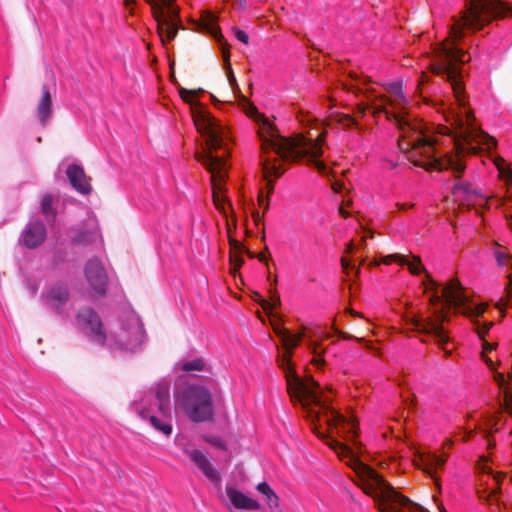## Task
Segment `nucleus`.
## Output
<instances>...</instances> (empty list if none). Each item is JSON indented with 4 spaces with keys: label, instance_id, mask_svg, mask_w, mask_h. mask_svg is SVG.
Returning a JSON list of instances; mask_svg holds the SVG:
<instances>
[{
    "label": "nucleus",
    "instance_id": "1",
    "mask_svg": "<svg viewBox=\"0 0 512 512\" xmlns=\"http://www.w3.org/2000/svg\"><path fill=\"white\" fill-rule=\"evenodd\" d=\"M512 12L500 0H467L465 9L458 16H452L449 36L433 48L430 67L433 73L445 75L453 91L455 103L441 104L446 124L439 134L447 136L452 149H444L438 136L425 132V126L407 112L408 101L399 82L386 87L388 96L378 94L371 82L365 78L352 75L355 83L344 86L355 94H364L366 102L358 104L359 111L371 110L374 115L383 113L399 129L398 147L413 165L427 171L451 170L456 177L464 171L462 156L477 153L480 150L491 151L496 140L480 130L474 124V116L466 107L461 82V67L470 59L458 41L465 36V30H480L493 19L504 17Z\"/></svg>",
    "mask_w": 512,
    "mask_h": 512
},
{
    "label": "nucleus",
    "instance_id": "2",
    "mask_svg": "<svg viewBox=\"0 0 512 512\" xmlns=\"http://www.w3.org/2000/svg\"><path fill=\"white\" fill-rule=\"evenodd\" d=\"M397 262L400 265H406L413 275H419L425 272V279L422 281L424 293L428 294V303L430 306V315L422 316L417 314H406L405 321L411 324L415 330L421 333L432 335L437 344L444 350L445 355L449 356L451 351L447 350L444 345L448 343L449 337L446 334L442 323L447 319L446 310H453L454 313H459L466 316L474 330L483 340L482 344V358L489 369H495L494 362L486 356V353L495 349L496 344H491L484 340L485 335L493 326L492 321L480 322L479 318L484 314L487 309L486 303L474 302L465 292L464 287L457 279H452L444 286L438 284L425 270L421 264L418 256H413L412 260H408L402 254H390L381 257L380 261L375 260L374 265L384 263L386 265Z\"/></svg>",
    "mask_w": 512,
    "mask_h": 512
},
{
    "label": "nucleus",
    "instance_id": "3",
    "mask_svg": "<svg viewBox=\"0 0 512 512\" xmlns=\"http://www.w3.org/2000/svg\"><path fill=\"white\" fill-rule=\"evenodd\" d=\"M243 109L249 117L258 124V135L263 152L262 168L269 189H273L272 178H278L283 173L282 163L306 159L313 163L317 170L324 175L329 174V168L318 158L323 153L325 131H320L322 124H315L306 134L298 133L287 138L278 134L272 123L260 114L257 108L242 97Z\"/></svg>",
    "mask_w": 512,
    "mask_h": 512
},
{
    "label": "nucleus",
    "instance_id": "4",
    "mask_svg": "<svg viewBox=\"0 0 512 512\" xmlns=\"http://www.w3.org/2000/svg\"><path fill=\"white\" fill-rule=\"evenodd\" d=\"M203 90L181 88V98L190 105L192 119L197 131L204 138L203 151L196 155L211 174L213 202L220 213L228 217L230 202L226 203L224 183L227 177L229 145L231 138L228 129L221 124L195 98Z\"/></svg>",
    "mask_w": 512,
    "mask_h": 512
},
{
    "label": "nucleus",
    "instance_id": "5",
    "mask_svg": "<svg viewBox=\"0 0 512 512\" xmlns=\"http://www.w3.org/2000/svg\"><path fill=\"white\" fill-rule=\"evenodd\" d=\"M76 318L78 326L92 341L98 344H104L107 341L111 348L117 346L125 351L134 352L144 340L142 324L134 313H129L126 320L121 322L119 332L109 338L103 331L99 316L92 309L84 308L80 310Z\"/></svg>",
    "mask_w": 512,
    "mask_h": 512
},
{
    "label": "nucleus",
    "instance_id": "6",
    "mask_svg": "<svg viewBox=\"0 0 512 512\" xmlns=\"http://www.w3.org/2000/svg\"><path fill=\"white\" fill-rule=\"evenodd\" d=\"M133 411L164 435L172 433L170 387L167 382H160L156 387V394L144 396L131 405Z\"/></svg>",
    "mask_w": 512,
    "mask_h": 512
},
{
    "label": "nucleus",
    "instance_id": "7",
    "mask_svg": "<svg viewBox=\"0 0 512 512\" xmlns=\"http://www.w3.org/2000/svg\"><path fill=\"white\" fill-rule=\"evenodd\" d=\"M175 407L183 409L187 416L195 422L208 420L213 414L211 395L206 388L201 386H188L182 391L177 390Z\"/></svg>",
    "mask_w": 512,
    "mask_h": 512
},
{
    "label": "nucleus",
    "instance_id": "8",
    "mask_svg": "<svg viewBox=\"0 0 512 512\" xmlns=\"http://www.w3.org/2000/svg\"><path fill=\"white\" fill-rule=\"evenodd\" d=\"M152 9L157 22V30L161 41H172L179 29V10L175 0H145Z\"/></svg>",
    "mask_w": 512,
    "mask_h": 512
},
{
    "label": "nucleus",
    "instance_id": "9",
    "mask_svg": "<svg viewBox=\"0 0 512 512\" xmlns=\"http://www.w3.org/2000/svg\"><path fill=\"white\" fill-rule=\"evenodd\" d=\"M453 446L454 441L451 438H447L442 444L440 453L436 451H428L420 456L421 469L434 480L436 485H438L436 472L445 465L449 457L448 453L445 452V449L452 448Z\"/></svg>",
    "mask_w": 512,
    "mask_h": 512
},
{
    "label": "nucleus",
    "instance_id": "10",
    "mask_svg": "<svg viewBox=\"0 0 512 512\" xmlns=\"http://www.w3.org/2000/svg\"><path fill=\"white\" fill-rule=\"evenodd\" d=\"M203 21H204V25L206 26L209 33L212 34L215 37L216 41L222 46V56L225 61V66H226V70H227V78H228V82H229V85H230L232 91L234 93H236V91L238 93H240L239 86L236 82L232 68L229 63V57H230L229 50L226 48V42H225L223 35L220 32L219 27L216 26V24H215L216 17L212 13L206 12L204 14Z\"/></svg>",
    "mask_w": 512,
    "mask_h": 512
},
{
    "label": "nucleus",
    "instance_id": "11",
    "mask_svg": "<svg viewBox=\"0 0 512 512\" xmlns=\"http://www.w3.org/2000/svg\"><path fill=\"white\" fill-rule=\"evenodd\" d=\"M84 273L91 289L96 294H104L106 291L108 277L102 262L96 257L89 259L85 264Z\"/></svg>",
    "mask_w": 512,
    "mask_h": 512
},
{
    "label": "nucleus",
    "instance_id": "12",
    "mask_svg": "<svg viewBox=\"0 0 512 512\" xmlns=\"http://www.w3.org/2000/svg\"><path fill=\"white\" fill-rule=\"evenodd\" d=\"M45 303L62 315L69 313V293L62 284L49 287L42 295Z\"/></svg>",
    "mask_w": 512,
    "mask_h": 512
},
{
    "label": "nucleus",
    "instance_id": "13",
    "mask_svg": "<svg viewBox=\"0 0 512 512\" xmlns=\"http://www.w3.org/2000/svg\"><path fill=\"white\" fill-rule=\"evenodd\" d=\"M66 176L72 187L81 194H88L91 191L90 178L85 174L84 169L77 164H69L65 170Z\"/></svg>",
    "mask_w": 512,
    "mask_h": 512
},
{
    "label": "nucleus",
    "instance_id": "14",
    "mask_svg": "<svg viewBox=\"0 0 512 512\" xmlns=\"http://www.w3.org/2000/svg\"><path fill=\"white\" fill-rule=\"evenodd\" d=\"M46 237V228L40 221L31 222L24 229L21 241L28 248L39 246Z\"/></svg>",
    "mask_w": 512,
    "mask_h": 512
},
{
    "label": "nucleus",
    "instance_id": "15",
    "mask_svg": "<svg viewBox=\"0 0 512 512\" xmlns=\"http://www.w3.org/2000/svg\"><path fill=\"white\" fill-rule=\"evenodd\" d=\"M452 195L456 202H460V204L467 206H474L478 204V198L484 200V198L480 197L469 183L464 181H457L454 184Z\"/></svg>",
    "mask_w": 512,
    "mask_h": 512
},
{
    "label": "nucleus",
    "instance_id": "16",
    "mask_svg": "<svg viewBox=\"0 0 512 512\" xmlns=\"http://www.w3.org/2000/svg\"><path fill=\"white\" fill-rule=\"evenodd\" d=\"M194 464L202 471V473L212 482L218 483L220 476L212 466L207 456L200 450H185Z\"/></svg>",
    "mask_w": 512,
    "mask_h": 512
},
{
    "label": "nucleus",
    "instance_id": "17",
    "mask_svg": "<svg viewBox=\"0 0 512 512\" xmlns=\"http://www.w3.org/2000/svg\"><path fill=\"white\" fill-rule=\"evenodd\" d=\"M73 243L75 244H89L96 242L100 239L99 228L96 220L88 219L84 224L83 229L75 230V233L71 236Z\"/></svg>",
    "mask_w": 512,
    "mask_h": 512
},
{
    "label": "nucleus",
    "instance_id": "18",
    "mask_svg": "<svg viewBox=\"0 0 512 512\" xmlns=\"http://www.w3.org/2000/svg\"><path fill=\"white\" fill-rule=\"evenodd\" d=\"M493 378L499 390V404L512 416V392L510 391L509 380L503 373L497 371H494Z\"/></svg>",
    "mask_w": 512,
    "mask_h": 512
},
{
    "label": "nucleus",
    "instance_id": "19",
    "mask_svg": "<svg viewBox=\"0 0 512 512\" xmlns=\"http://www.w3.org/2000/svg\"><path fill=\"white\" fill-rule=\"evenodd\" d=\"M226 494L230 503L237 509L258 510L260 508L258 501L246 496L233 487L227 486Z\"/></svg>",
    "mask_w": 512,
    "mask_h": 512
},
{
    "label": "nucleus",
    "instance_id": "20",
    "mask_svg": "<svg viewBox=\"0 0 512 512\" xmlns=\"http://www.w3.org/2000/svg\"><path fill=\"white\" fill-rule=\"evenodd\" d=\"M479 470L481 473L487 475V480H485V484L488 486V489H490V493L488 495L489 501H492V497H496L497 494V487L500 483V480L504 477L501 473L494 472L493 469L489 466L487 461H483L481 464H479Z\"/></svg>",
    "mask_w": 512,
    "mask_h": 512
},
{
    "label": "nucleus",
    "instance_id": "21",
    "mask_svg": "<svg viewBox=\"0 0 512 512\" xmlns=\"http://www.w3.org/2000/svg\"><path fill=\"white\" fill-rule=\"evenodd\" d=\"M52 114V99L49 91L44 86L42 97L37 105V115L41 124L45 125Z\"/></svg>",
    "mask_w": 512,
    "mask_h": 512
},
{
    "label": "nucleus",
    "instance_id": "22",
    "mask_svg": "<svg viewBox=\"0 0 512 512\" xmlns=\"http://www.w3.org/2000/svg\"><path fill=\"white\" fill-rule=\"evenodd\" d=\"M257 490L265 496L267 505L270 509H278L280 506V499L278 495L272 490L268 483L262 482L257 485Z\"/></svg>",
    "mask_w": 512,
    "mask_h": 512
},
{
    "label": "nucleus",
    "instance_id": "23",
    "mask_svg": "<svg viewBox=\"0 0 512 512\" xmlns=\"http://www.w3.org/2000/svg\"><path fill=\"white\" fill-rule=\"evenodd\" d=\"M492 161L494 165L497 167L500 178L508 186L509 192L512 193V170L504 166L505 160L500 156H493Z\"/></svg>",
    "mask_w": 512,
    "mask_h": 512
},
{
    "label": "nucleus",
    "instance_id": "24",
    "mask_svg": "<svg viewBox=\"0 0 512 512\" xmlns=\"http://www.w3.org/2000/svg\"><path fill=\"white\" fill-rule=\"evenodd\" d=\"M334 124L341 125L343 127H351L355 124L354 118L347 114H332L326 120L327 126H332Z\"/></svg>",
    "mask_w": 512,
    "mask_h": 512
},
{
    "label": "nucleus",
    "instance_id": "25",
    "mask_svg": "<svg viewBox=\"0 0 512 512\" xmlns=\"http://www.w3.org/2000/svg\"><path fill=\"white\" fill-rule=\"evenodd\" d=\"M52 202L53 198L51 195L46 194L42 197L41 210L46 217H53L55 215L54 209L52 208Z\"/></svg>",
    "mask_w": 512,
    "mask_h": 512
},
{
    "label": "nucleus",
    "instance_id": "26",
    "mask_svg": "<svg viewBox=\"0 0 512 512\" xmlns=\"http://www.w3.org/2000/svg\"><path fill=\"white\" fill-rule=\"evenodd\" d=\"M205 363L202 359H193L183 364L182 369L187 372L204 370Z\"/></svg>",
    "mask_w": 512,
    "mask_h": 512
},
{
    "label": "nucleus",
    "instance_id": "27",
    "mask_svg": "<svg viewBox=\"0 0 512 512\" xmlns=\"http://www.w3.org/2000/svg\"><path fill=\"white\" fill-rule=\"evenodd\" d=\"M309 346H310V349H311L312 353L314 354L313 363L316 366L323 365L324 364V359L321 357L322 350L320 348V345L317 344L316 342H312V343H310Z\"/></svg>",
    "mask_w": 512,
    "mask_h": 512
},
{
    "label": "nucleus",
    "instance_id": "28",
    "mask_svg": "<svg viewBox=\"0 0 512 512\" xmlns=\"http://www.w3.org/2000/svg\"><path fill=\"white\" fill-rule=\"evenodd\" d=\"M204 440L211 444L212 446H215L216 448L226 450V445L222 438L214 435H207L204 437Z\"/></svg>",
    "mask_w": 512,
    "mask_h": 512
},
{
    "label": "nucleus",
    "instance_id": "29",
    "mask_svg": "<svg viewBox=\"0 0 512 512\" xmlns=\"http://www.w3.org/2000/svg\"><path fill=\"white\" fill-rule=\"evenodd\" d=\"M279 303H280V299L278 296L273 297L271 299V301H268L265 299L261 300V306L266 311H271V310L275 309L279 305Z\"/></svg>",
    "mask_w": 512,
    "mask_h": 512
},
{
    "label": "nucleus",
    "instance_id": "30",
    "mask_svg": "<svg viewBox=\"0 0 512 512\" xmlns=\"http://www.w3.org/2000/svg\"><path fill=\"white\" fill-rule=\"evenodd\" d=\"M233 32H234V35L237 38V40H239L240 42H242L244 44H248L249 36L246 32H244L238 28H233Z\"/></svg>",
    "mask_w": 512,
    "mask_h": 512
},
{
    "label": "nucleus",
    "instance_id": "31",
    "mask_svg": "<svg viewBox=\"0 0 512 512\" xmlns=\"http://www.w3.org/2000/svg\"><path fill=\"white\" fill-rule=\"evenodd\" d=\"M496 425H497L496 416L488 417L485 420V426H487V430H488L489 433L492 432L493 430H495V431L498 430Z\"/></svg>",
    "mask_w": 512,
    "mask_h": 512
},
{
    "label": "nucleus",
    "instance_id": "32",
    "mask_svg": "<svg viewBox=\"0 0 512 512\" xmlns=\"http://www.w3.org/2000/svg\"><path fill=\"white\" fill-rule=\"evenodd\" d=\"M259 205L263 208V209H268L269 207V198L268 196H264L262 193L259 195Z\"/></svg>",
    "mask_w": 512,
    "mask_h": 512
},
{
    "label": "nucleus",
    "instance_id": "33",
    "mask_svg": "<svg viewBox=\"0 0 512 512\" xmlns=\"http://www.w3.org/2000/svg\"><path fill=\"white\" fill-rule=\"evenodd\" d=\"M341 266H342L344 271H347L348 269L354 267V265H352L351 262L347 258H345V257L341 258Z\"/></svg>",
    "mask_w": 512,
    "mask_h": 512
},
{
    "label": "nucleus",
    "instance_id": "34",
    "mask_svg": "<svg viewBox=\"0 0 512 512\" xmlns=\"http://www.w3.org/2000/svg\"><path fill=\"white\" fill-rule=\"evenodd\" d=\"M332 189L335 191V192H341L342 189H343V184L338 182V181H334L332 183Z\"/></svg>",
    "mask_w": 512,
    "mask_h": 512
},
{
    "label": "nucleus",
    "instance_id": "35",
    "mask_svg": "<svg viewBox=\"0 0 512 512\" xmlns=\"http://www.w3.org/2000/svg\"><path fill=\"white\" fill-rule=\"evenodd\" d=\"M473 433V430H468V429H464V437H463V440L466 441Z\"/></svg>",
    "mask_w": 512,
    "mask_h": 512
},
{
    "label": "nucleus",
    "instance_id": "36",
    "mask_svg": "<svg viewBox=\"0 0 512 512\" xmlns=\"http://www.w3.org/2000/svg\"><path fill=\"white\" fill-rule=\"evenodd\" d=\"M355 249V244L353 242H350L348 245H347V249H346V252L347 253H353Z\"/></svg>",
    "mask_w": 512,
    "mask_h": 512
},
{
    "label": "nucleus",
    "instance_id": "37",
    "mask_svg": "<svg viewBox=\"0 0 512 512\" xmlns=\"http://www.w3.org/2000/svg\"><path fill=\"white\" fill-rule=\"evenodd\" d=\"M299 118V122L304 125L305 121H307V123H309L311 121V118H309L308 116H301V117H298Z\"/></svg>",
    "mask_w": 512,
    "mask_h": 512
},
{
    "label": "nucleus",
    "instance_id": "38",
    "mask_svg": "<svg viewBox=\"0 0 512 512\" xmlns=\"http://www.w3.org/2000/svg\"><path fill=\"white\" fill-rule=\"evenodd\" d=\"M397 207L399 210H406V209L412 207V205L397 203Z\"/></svg>",
    "mask_w": 512,
    "mask_h": 512
},
{
    "label": "nucleus",
    "instance_id": "39",
    "mask_svg": "<svg viewBox=\"0 0 512 512\" xmlns=\"http://www.w3.org/2000/svg\"><path fill=\"white\" fill-rule=\"evenodd\" d=\"M339 213L343 216V217H347L349 215V213L345 210L344 206H340L339 207Z\"/></svg>",
    "mask_w": 512,
    "mask_h": 512
},
{
    "label": "nucleus",
    "instance_id": "40",
    "mask_svg": "<svg viewBox=\"0 0 512 512\" xmlns=\"http://www.w3.org/2000/svg\"><path fill=\"white\" fill-rule=\"evenodd\" d=\"M427 76L425 74H422L421 81L419 82V86H422L424 82L426 81Z\"/></svg>",
    "mask_w": 512,
    "mask_h": 512
},
{
    "label": "nucleus",
    "instance_id": "41",
    "mask_svg": "<svg viewBox=\"0 0 512 512\" xmlns=\"http://www.w3.org/2000/svg\"><path fill=\"white\" fill-rule=\"evenodd\" d=\"M242 6H244V0H238Z\"/></svg>",
    "mask_w": 512,
    "mask_h": 512
},
{
    "label": "nucleus",
    "instance_id": "42",
    "mask_svg": "<svg viewBox=\"0 0 512 512\" xmlns=\"http://www.w3.org/2000/svg\"><path fill=\"white\" fill-rule=\"evenodd\" d=\"M480 430H483V427H480ZM485 432L488 433L487 427L484 428Z\"/></svg>",
    "mask_w": 512,
    "mask_h": 512
}]
</instances>
